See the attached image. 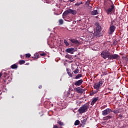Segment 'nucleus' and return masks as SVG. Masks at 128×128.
I'll return each instance as SVG.
<instances>
[{"mask_svg": "<svg viewBox=\"0 0 128 128\" xmlns=\"http://www.w3.org/2000/svg\"><path fill=\"white\" fill-rule=\"evenodd\" d=\"M101 56L102 57L104 60L108 58L110 60H118L120 58V55L118 54H110L109 51H102L101 52Z\"/></svg>", "mask_w": 128, "mask_h": 128, "instance_id": "f257e3e1", "label": "nucleus"}, {"mask_svg": "<svg viewBox=\"0 0 128 128\" xmlns=\"http://www.w3.org/2000/svg\"><path fill=\"white\" fill-rule=\"evenodd\" d=\"M90 102H86L85 104H84L82 106H81V107H80V108L78 110V113L81 114L87 112L88 109L90 108Z\"/></svg>", "mask_w": 128, "mask_h": 128, "instance_id": "f03ea898", "label": "nucleus"}, {"mask_svg": "<svg viewBox=\"0 0 128 128\" xmlns=\"http://www.w3.org/2000/svg\"><path fill=\"white\" fill-rule=\"evenodd\" d=\"M117 24V20H112L111 21L110 27L109 28L108 34H113L116 29V26Z\"/></svg>", "mask_w": 128, "mask_h": 128, "instance_id": "7ed1b4c3", "label": "nucleus"}, {"mask_svg": "<svg viewBox=\"0 0 128 128\" xmlns=\"http://www.w3.org/2000/svg\"><path fill=\"white\" fill-rule=\"evenodd\" d=\"M96 30L94 31V35L95 37H99L100 36V32L101 31L102 28L98 22H96Z\"/></svg>", "mask_w": 128, "mask_h": 128, "instance_id": "20e7f679", "label": "nucleus"}, {"mask_svg": "<svg viewBox=\"0 0 128 128\" xmlns=\"http://www.w3.org/2000/svg\"><path fill=\"white\" fill-rule=\"evenodd\" d=\"M69 14H72V15H76V14H77V11L76 10H72V9L67 10H66L62 14V16H66Z\"/></svg>", "mask_w": 128, "mask_h": 128, "instance_id": "39448f33", "label": "nucleus"}, {"mask_svg": "<svg viewBox=\"0 0 128 128\" xmlns=\"http://www.w3.org/2000/svg\"><path fill=\"white\" fill-rule=\"evenodd\" d=\"M114 11L115 6L114 4H112L110 6V8H108V9L106 10V12L108 14V15H109L110 14H112V12H114Z\"/></svg>", "mask_w": 128, "mask_h": 128, "instance_id": "423d86ee", "label": "nucleus"}, {"mask_svg": "<svg viewBox=\"0 0 128 128\" xmlns=\"http://www.w3.org/2000/svg\"><path fill=\"white\" fill-rule=\"evenodd\" d=\"M111 112H112V109L106 108L102 112V115H103V116H106V115L109 114Z\"/></svg>", "mask_w": 128, "mask_h": 128, "instance_id": "0eeeda50", "label": "nucleus"}, {"mask_svg": "<svg viewBox=\"0 0 128 128\" xmlns=\"http://www.w3.org/2000/svg\"><path fill=\"white\" fill-rule=\"evenodd\" d=\"M103 83H104L103 81L102 80L100 81L98 83L94 84V87L95 89H96V90H99L100 86H102Z\"/></svg>", "mask_w": 128, "mask_h": 128, "instance_id": "6e6552de", "label": "nucleus"}, {"mask_svg": "<svg viewBox=\"0 0 128 128\" xmlns=\"http://www.w3.org/2000/svg\"><path fill=\"white\" fill-rule=\"evenodd\" d=\"M71 42L73 43L74 44H76L77 46H79L80 44V42L77 40V39H74V38H70L69 39Z\"/></svg>", "mask_w": 128, "mask_h": 128, "instance_id": "1a4fd4ad", "label": "nucleus"}, {"mask_svg": "<svg viewBox=\"0 0 128 128\" xmlns=\"http://www.w3.org/2000/svg\"><path fill=\"white\" fill-rule=\"evenodd\" d=\"M75 52L76 50L74 48H67V49H66V52H70L72 54H73Z\"/></svg>", "mask_w": 128, "mask_h": 128, "instance_id": "9d476101", "label": "nucleus"}, {"mask_svg": "<svg viewBox=\"0 0 128 128\" xmlns=\"http://www.w3.org/2000/svg\"><path fill=\"white\" fill-rule=\"evenodd\" d=\"M83 82H84L83 80H78V81H76L74 83V84L76 86H81V84H82Z\"/></svg>", "mask_w": 128, "mask_h": 128, "instance_id": "9b49d317", "label": "nucleus"}, {"mask_svg": "<svg viewBox=\"0 0 128 128\" xmlns=\"http://www.w3.org/2000/svg\"><path fill=\"white\" fill-rule=\"evenodd\" d=\"M75 90L79 94H83L84 92V89L81 88L80 87H78L75 89Z\"/></svg>", "mask_w": 128, "mask_h": 128, "instance_id": "f8f14e48", "label": "nucleus"}, {"mask_svg": "<svg viewBox=\"0 0 128 128\" xmlns=\"http://www.w3.org/2000/svg\"><path fill=\"white\" fill-rule=\"evenodd\" d=\"M122 108H116L114 110H112V112L114 114H118V113H121L122 112Z\"/></svg>", "mask_w": 128, "mask_h": 128, "instance_id": "ddd939ff", "label": "nucleus"}, {"mask_svg": "<svg viewBox=\"0 0 128 128\" xmlns=\"http://www.w3.org/2000/svg\"><path fill=\"white\" fill-rule=\"evenodd\" d=\"M98 100V97H95L94 98H93V100L92 101V102L90 103V104L92 106H94L96 104V102H97V101Z\"/></svg>", "mask_w": 128, "mask_h": 128, "instance_id": "4468645a", "label": "nucleus"}, {"mask_svg": "<svg viewBox=\"0 0 128 128\" xmlns=\"http://www.w3.org/2000/svg\"><path fill=\"white\" fill-rule=\"evenodd\" d=\"M92 14V16H96V15H97L98 14V10H92L91 12Z\"/></svg>", "mask_w": 128, "mask_h": 128, "instance_id": "2eb2a0df", "label": "nucleus"}, {"mask_svg": "<svg viewBox=\"0 0 128 128\" xmlns=\"http://www.w3.org/2000/svg\"><path fill=\"white\" fill-rule=\"evenodd\" d=\"M18 68V65L16 64H14L11 65V68L12 69H16Z\"/></svg>", "mask_w": 128, "mask_h": 128, "instance_id": "dca6fc26", "label": "nucleus"}, {"mask_svg": "<svg viewBox=\"0 0 128 128\" xmlns=\"http://www.w3.org/2000/svg\"><path fill=\"white\" fill-rule=\"evenodd\" d=\"M32 58H36L37 60L38 58H40V56L38 54H34V57H32Z\"/></svg>", "mask_w": 128, "mask_h": 128, "instance_id": "f3484780", "label": "nucleus"}, {"mask_svg": "<svg viewBox=\"0 0 128 128\" xmlns=\"http://www.w3.org/2000/svg\"><path fill=\"white\" fill-rule=\"evenodd\" d=\"M87 121V119H83L82 120H81V123L83 124L84 125V124H86Z\"/></svg>", "mask_w": 128, "mask_h": 128, "instance_id": "a211bd4d", "label": "nucleus"}, {"mask_svg": "<svg viewBox=\"0 0 128 128\" xmlns=\"http://www.w3.org/2000/svg\"><path fill=\"white\" fill-rule=\"evenodd\" d=\"M74 96V94H70V93L67 94V96H68L70 98H72Z\"/></svg>", "mask_w": 128, "mask_h": 128, "instance_id": "6ab92c4d", "label": "nucleus"}, {"mask_svg": "<svg viewBox=\"0 0 128 128\" xmlns=\"http://www.w3.org/2000/svg\"><path fill=\"white\" fill-rule=\"evenodd\" d=\"M58 22L60 26H62V24H64V20H62V19H60V20H58Z\"/></svg>", "mask_w": 128, "mask_h": 128, "instance_id": "aec40b11", "label": "nucleus"}, {"mask_svg": "<svg viewBox=\"0 0 128 128\" xmlns=\"http://www.w3.org/2000/svg\"><path fill=\"white\" fill-rule=\"evenodd\" d=\"M18 62L20 64H24V63H26V61H24V60H20Z\"/></svg>", "mask_w": 128, "mask_h": 128, "instance_id": "412c9836", "label": "nucleus"}, {"mask_svg": "<svg viewBox=\"0 0 128 128\" xmlns=\"http://www.w3.org/2000/svg\"><path fill=\"white\" fill-rule=\"evenodd\" d=\"M82 74H78L77 76H76L75 78L78 79L80 78H82Z\"/></svg>", "mask_w": 128, "mask_h": 128, "instance_id": "4be33fe9", "label": "nucleus"}, {"mask_svg": "<svg viewBox=\"0 0 128 128\" xmlns=\"http://www.w3.org/2000/svg\"><path fill=\"white\" fill-rule=\"evenodd\" d=\"M80 124V121L78 120H77L75 121L74 125L78 126Z\"/></svg>", "mask_w": 128, "mask_h": 128, "instance_id": "5701e85b", "label": "nucleus"}, {"mask_svg": "<svg viewBox=\"0 0 128 128\" xmlns=\"http://www.w3.org/2000/svg\"><path fill=\"white\" fill-rule=\"evenodd\" d=\"M64 43L66 46H70V44L68 43V41H66V39H64Z\"/></svg>", "mask_w": 128, "mask_h": 128, "instance_id": "b1692460", "label": "nucleus"}, {"mask_svg": "<svg viewBox=\"0 0 128 128\" xmlns=\"http://www.w3.org/2000/svg\"><path fill=\"white\" fill-rule=\"evenodd\" d=\"M66 58H68L70 60H72V56L71 55H66Z\"/></svg>", "mask_w": 128, "mask_h": 128, "instance_id": "393cba45", "label": "nucleus"}, {"mask_svg": "<svg viewBox=\"0 0 128 128\" xmlns=\"http://www.w3.org/2000/svg\"><path fill=\"white\" fill-rule=\"evenodd\" d=\"M104 118L106 120H110V119H111V118H112V116H106L104 117Z\"/></svg>", "mask_w": 128, "mask_h": 128, "instance_id": "a878e982", "label": "nucleus"}, {"mask_svg": "<svg viewBox=\"0 0 128 128\" xmlns=\"http://www.w3.org/2000/svg\"><path fill=\"white\" fill-rule=\"evenodd\" d=\"M58 124L60 126H64V122H62L58 120Z\"/></svg>", "mask_w": 128, "mask_h": 128, "instance_id": "bb28decb", "label": "nucleus"}, {"mask_svg": "<svg viewBox=\"0 0 128 128\" xmlns=\"http://www.w3.org/2000/svg\"><path fill=\"white\" fill-rule=\"evenodd\" d=\"M74 74H78L79 72V70L78 69H76L74 71Z\"/></svg>", "mask_w": 128, "mask_h": 128, "instance_id": "cd10ccee", "label": "nucleus"}, {"mask_svg": "<svg viewBox=\"0 0 128 128\" xmlns=\"http://www.w3.org/2000/svg\"><path fill=\"white\" fill-rule=\"evenodd\" d=\"M90 0H87V2H86V4L88 5V6H90Z\"/></svg>", "mask_w": 128, "mask_h": 128, "instance_id": "c85d7f7f", "label": "nucleus"}, {"mask_svg": "<svg viewBox=\"0 0 128 128\" xmlns=\"http://www.w3.org/2000/svg\"><path fill=\"white\" fill-rule=\"evenodd\" d=\"M30 54H26V57L27 58H29V57H30Z\"/></svg>", "mask_w": 128, "mask_h": 128, "instance_id": "c756f323", "label": "nucleus"}, {"mask_svg": "<svg viewBox=\"0 0 128 128\" xmlns=\"http://www.w3.org/2000/svg\"><path fill=\"white\" fill-rule=\"evenodd\" d=\"M53 128H62V127L58 128V126H56V124H54Z\"/></svg>", "mask_w": 128, "mask_h": 128, "instance_id": "7c9ffc66", "label": "nucleus"}, {"mask_svg": "<svg viewBox=\"0 0 128 128\" xmlns=\"http://www.w3.org/2000/svg\"><path fill=\"white\" fill-rule=\"evenodd\" d=\"M82 4V2H80V3H76V4H75V5L76 6H80V5Z\"/></svg>", "mask_w": 128, "mask_h": 128, "instance_id": "2f4dec72", "label": "nucleus"}, {"mask_svg": "<svg viewBox=\"0 0 128 128\" xmlns=\"http://www.w3.org/2000/svg\"><path fill=\"white\" fill-rule=\"evenodd\" d=\"M118 118H120V119H122V118H124V116H122V114H119V115L118 116Z\"/></svg>", "mask_w": 128, "mask_h": 128, "instance_id": "473e14b6", "label": "nucleus"}, {"mask_svg": "<svg viewBox=\"0 0 128 128\" xmlns=\"http://www.w3.org/2000/svg\"><path fill=\"white\" fill-rule=\"evenodd\" d=\"M40 55L42 56H46V54L43 52L42 54H40Z\"/></svg>", "mask_w": 128, "mask_h": 128, "instance_id": "72a5a7b5", "label": "nucleus"}, {"mask_svg": "<svg viewBox=\"0 0 128 128\" xmlns=\"http://www.w3.org/2000/svg\"><path fill=\"white\" fill-rule=\"evenodd\" d=\"M68 74L70 76L71 78H72V76L71 74V72H68Z\"/></svg>", "mask_w": 128, "mask_h": 128, "instance_id": "f704fd0d", "label": "nucleus"}, {"mask_svg": "<svg viewBox=\"0 0 128 128\" xmlns=\"http://www.w3.org/2000/svg\"><path fill=\"white\" fill-rule=\"evenodd\" d=\"M122 58H124V60H128V58H127V57H126V56H122Z\"/></svg>", "mask_w": 128, "mask_h": 128, "instance_id": "c9c22d12", "label": "nucleus"}, {"mask_svg": "<svg viewBox=\"0 0 128 128\" xmlns=\"http://www.w3.org/2000/svg\"><path fill=\"white\" fill-rule=\"evenodd\" d=\"M94 94V92H92V93H90V96H93Z\"/></svg>", "mask_w": 128, "mask_h": 128, "instance_id": "e433bc0d", "label": "nucleus"}, {"mask_svg": "<svg viewBox=\"0 0 128 128\" xmlns=\"http://www.w3.org/2000/svg\"><path fill=\"white\" fill-rule=\"evenodd\" d=\"M2 74L1 72H0V78H1V76H2Z\"/></svg>", "mask_w": 128, "mask_h": 128, "instance_id": "4c0bfd02", "label": "nucleus"}, {"mask_svg": "<svg viewBox=\"0 0 128 128\" xmlns=\"http://www.w3.org/2000/svg\"><path fill=\"white\" fill-rule=\"evenodd\" d=\"M74 0H70V1L71 2H74Z\"/></svg>", "mask_w": 128, "mask_h": 128, "instance_id": "58836bf2", "label": "nucleus"}, {"mask_svg": "<svg viewBox=\"0 0 128 128\" xmlns=\"http://www.w3.org/2000/svg\"><path fill=\"white\" fill-rule=\"evenodd\" d=\"M42 86H39V88H42Z\"/></svg>", "mask_w": 128, "mask_h": 128, "instance_id": "ea45409f", "label": "nucleus"}, {"mask_svg": "<svg viewBox=\"0 0 128 128\" xmlns=\"http://www.w3.org/2000/svg\"><path fill=\"white\" fill-rule=\"evenodd\" d=\"M73 23H76V20H74V21L73 22Z\"/></svg>", "mask_w": 128, "mask_h": 128, "instance_id": "a19ab883", "label": "nucleus"}, {"mask_svg": "<svg viewBox=\"0 0 128 128\" xmlns=\"http://www.w3.org/2000/svg\"><path fill=\"white\" fill-rule=\"evenodd\" d=\"M20 58H22V55H20Z\"/></svg>", "mask_w": 128, "mask_h": 128, "instance_id": "79ce46f5", "label": "nucleus"}, {"mask_svg": "<svg viewBox=\"0 0 128 128\" xmlns=\"http://www.w3.org/2000/svg\"><path fill=\"white\" fill-rule=\"evenodd\" d=\"M26 64L28 65V64H29V63H26Z\"/></svg>", "mask_w": 128, "mask_h": 128, "instance_id": "37998d69", "label": "nucleus"}, {"mask_svg": "<svg viewBox=\"0 0 128 128\" xmlns=\"http://www.w3.org/2000/svg\"><path fill=\"white\" fill-rule=\"evenodd\" d=\"M98 16H96V18H98Z\"/></svg>", "mask_w": 128, "mask_h": 128, "instance_id": "c03bdc74", "label": "nucleus"}, {"mask_svg": "<svg viewBox=\"0 0 128 128\" xmlns=\"http://www.w3.org/2000/svg\"><path fill=\"white\" fill-rule=\"evenodd\" d=\"M104 75H106V74H104Z\"/></svg>", "mask_w": 128, "mask_h": 128, "instance_id": "a18cd8bd", "label": "nucleus"}]
</instances>
